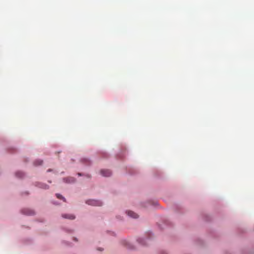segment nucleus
Here are the masks:
<instances>
[{"label":"nucleus","instance_id":"1","mask_svg":"<svg viewBox=\"0 0 254 254\" xmlns=\"http://www.w3.org/2000/svg\"><path fill=\"white\" fill-rule=\"evenodd\" d=\"M86 203L89 205H91L93 206H101L102 205V202L100 200H88L86 201Z\"/></svg>","mask_w":254,"mask_h":254},{"label":"nucleus","instance_id":"2","mask_svg":"<svg viewBox=\"0 0 254 254\" xmlns=\"http://www.w3.org/2000/svg\"><path fill=\"white\" fill-rule=\"evenodd\" d=\"M100 173L104 177H109L112 174L111 171L109 170H101L100 171Z\"/></svg>","mask_w":254,"mask_h":254},{"label":"nucleus","instance_id":"3","mask_svg":"<svg viewBox=\"0 0 254 254\" xmlns=\"http://www.w3.org/2000/svg\"><path fill=\"white\" fill-rule=\"evenodd\" d=\"M127 213L129 216L133 218H136L138 217V215L133 211H127Z\"/></svg>","mask_w":254,"mask_h":254},{"label":"nucleus","instance_id":"4","mask_svg":"<svg viewBox=\"0 0 254 254\" xmlns=\"http://www.w3.org/2000/svg\"><path fill=\"white\" fill-rule=\"evenodd\" d=\"M62 217L64 218L73 220L75 218L74 215L73 214H64L62 215Z\"/></svg>","mask_w":254,"mask_h":254},{"label":"nucleus","instance_id":"5","mask_svg":"<svg viewBox=\"0 0 254 254\" xmlns=\"http://www.w3.org/2000/svg\"><path fill=\"white\" fill-rule=\"evenodd\" d=\"M38 186L39 188H41L44 189H47L48 188V187L47 185L44 184L40 183L38 184Z\"/></svg>","mask_w":254,"mask_h":254},{"label":"nucleus","instance_id":"6","mask_svg":"<svg viewBox=\"0 0 254 254\" xmlns=\"http://www.w3.org/2000/svg\"><path fill=\"white\" fill-rule=\"evenodd\" d=\"M23 213L29 215H33L34 214V212L33 210H28L27 212H25L24 210H23Z\"/></svg>","mask_w":254,"mask_h":254},{"label":"nucleus","instance_id":"7","mask_svg":"<svg viewBox=\"0 0 254 254\" xmlns=\"http://www.w3.org/2000/svg\"><path fill=\"white\" fill-rule=\"evenodd\" d=\"M16 176L18 178H21L24 176V174L21 172H17L16 173Z\"/></svg>","mask_w":254,"mask_h":254},{"label":"nucleus","instance_id":"8","mask_svg":"<svg viewBox=\"0 0 254 254\" xmlns=\"http://www.w3.org/2000/svg\"><path fill=\"white\" fill-rule=\"evenodd\" d=\"M43 163V161L41 160H36L34 162V165L35 166L40 165L42 164Z\"/></svg>","mask_w":254,"mask_h":254},{"label":"nucleus","instance_id":"9","mask_svg":"<svg viewBox=\"0 0 254 254\" xmlns=\"http://www.w3.org/2000/svg\"><path fill=\"white\" fill-rule=\"evenodd\" d=\"M56 196L59 199H63L64 200V201H66L65 198L62 195H61V194H60L59 193H57L56 194Z\"/></svg>","mask_w":254,"mask_h":254},{"label":"nucleus","instance_id":"10","mask_svg":"<svg viewBox=\"0 0 254 254\" xmlns=\"http://www.w3.org/2000/svg\"><path fill=\"white\" fill-rule=\"evenodd\" d=\"M70 180H71V182H73V178H70ZM68 182H70V180H69V181H68Z\"/></svg>","mask_w":254,"mask_h":254},{"label":"nucleus","instance_id":"11","mask_svg":"<svg viewBox=\"0 0 254 254\" xmlns=\"http://www.w3.org/2000/svg\"><path fill=\"white\" fill-rule=\"evenodd\" d=\"M67 179H64V181H66V182H67Z\"/></svg>","mask_w":254,"mask_h":254},{"label":"nucleus","instance_id":"12","mask_svg":"<svg viewBox=\"0 0 254 254\" xmlns=\"http://www.w3.org/2000/svg\"><path fill=\"white\" fill-rule=\"evenodd\" d=\"M51 171V169H49V170H48V172H49V171Z\"/></svg>","mask_w":254,"mask_h":254}]
</instances>
